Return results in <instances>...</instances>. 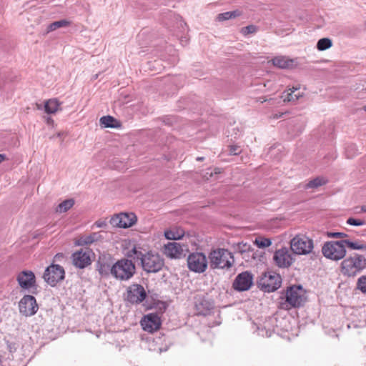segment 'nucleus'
Here are the masks:
<instances>
[{
	"instance_id": "obj_1",
	"label": "nucleus",
	"mask_w": 366,
	"mask_h": 366,
	"mask_svg": "<svg viewBox=\"0 0 366 366\" xmlns=\"http://www.w3.org/2000/svg\"><path fill=\"white\" fill-rule=\"evenodd\" d=\"M132 252L134 254V258L141 261L142 267L147 272H157L164 265L163 259L157 253L148 252L143 254L137 247H134Z\"/></svg>"
},
{
	"instance_id": "obj_2",
	"label": "nucleus",
	"mask_w": 366,
	"mask_h": 366,
	"mask_svg": "<svg viewBox=\"0 0 366 366\" xmlns=\"http://www.w3.org/2000/svg\"><path fill=\"white\" fill-rule=\"evenodd\" d=\"M210 267L215 269H229L234 262V258L228 249L219 248L212 250L209 254Z\"/></svg>"
},
{
	"instance_id": "obj_3",
	"label": "nucleus",
	"mask_w": 366,
	"mask_h": 366,
	"mask_svg": "<svg viewBox=\"0 0 366 366\" xmlns=\"http://www.w3.org/2000/svg\"><path fill=\"white\" fill-rule=\"evenodd\" d=\"M365 268V257L357 253L349 256L341 263V272L347 277H355Z\"/></svg>"
},
{
	"instance_id": "obj_4",
	"label": "nucleus",
	"mask_w": 366,
	"mask_h": 366,
	"mask_svg": "<svg viewBox=\"0 0 366 366\" xmlns=\"http://www.w3.org/2000/svg\"><path fill=\"white\" fill-rule=\"evenodd\" d=\"M135 272L134 263L130 259L123 258L113 264L112 276L119 281H128L134 276Z\"/></svg>"
},
{
	"instance_id": "obj_5",
	"label": "nucleus",
	"mask_w": 366,
	"mask_h": 366,
	"mask_svg": "<svg viewBox=\"0 0 366 366\" xmlns=\"http://www.w3.org/2000/svg\"><path fill=\"white\" fill-rule=\"evenodd\" d=\"M286 301L282 304V307H299L305 302V292L301 285H294L289 287L285 295Z\"/></svg>"
},
{
	"instance_id": "obj_6",
	"label": "nucleus",
	"mask_w": 366,
	"mask_h": 366,
	"mask_svg": "<svg viewBox=\"0 0 366 366\" xmlns=\"http://www.w3.org/2000/svg\"><path fill=\"white\" fill-rule=\"evenodd\" d=\"M322 252L323 255L327 259L335 261L342 259L346 255L344 239L325 243Z\"/></svg>"
},
{
	"instance_id": "obj_7",
	"label": "nucleus",
	"mask_w": 366,
	"mask_h": 366,
	"mask_svg": "<svg viewBox=\"0 0 366 366\" xmlns=\"http://www.w3.org/2000/svg\"><path fill=\"white\" fill-rule=\"evenodd\" d=\"M314 247L313 240L303 234H297L290 242V248L293 253L305 255L312 252Z\"/></svg>"
},
{
	"instance_id": "obj_8",
	"label": "nucleus",
	"mask_w": 366,
	"mask_h": 366,
	"mask_svg": "<svg viewBox=\"0 0 366 366\" xmlns=\"http://www.w3.org/2000/svg\"><path fill=\"white\" fill-rule=\"evenodd\" d=\"M282 283L281 277L274 272H264L257 281L258 287L265 292H272L280 287Z\"/></svg>"
},
{
	"instance_id": "obj_9",
	"label": "nucleus",
	"mask_w": 366,
	"mask_h": 366,
	"mask_svg": "<svg viewBox=\"0 0 366 366\" xmlns=\"http://www.w3.org/2000/svg\"><path fill=\"white\" fill-rule=\"evenodd\" d=\"M208 259L203 252H192L187 259V267L192 272L203 273L207 269Z\"/></svg>"
},
{
	"instance_id": "obj_10",
	"label": "nucleus",
	"mask_w": 366,
	"mask_h": 366,
	"mask_svg": "<svg viewBox=\"0 0 366 366\" xmlns=\"http://www.w3.org/2000/svg\"><path fill=\"white\" fill-rule=\"evenodd\" d=\"M147 295L144 287L139 284H132L127 288L124 299L133 305L142 303Z\"/></svg>"
},
{
	"instance_id": "obj_11",
	"label": "nucleus",
	"mask_w": 366,
	"mask_h": 366,
	"mask_svg": "<svg viewBox=\"0 0 366 366\" xmlns=\"http://www.w3.org/2000/svg\"><path fill=\"white\" fill-rule=\"evenodd\" d=\"M65 272L64 268L56 264H51L47 267L43 275V278L46 283L54 287L59 282L64 279Z\"/></svg>"
},
{
	"instance_id": "obj_12",
	"label": "nucleus",
	"mask_w": 366,
	"mask_h": 366,
	"mask_svg": "<svg viewBox=\"0 0 366 366\" xmlns=\"http://www.w3.org/2000/svg\"><path fill=\"white\" fill-rule=\"evenodd\" d=\"M137 216L134 213H120L114 215L109 222L115 227L128 228L137 222Z\"/></svg>"
},
{
	"instance_id": "obj_13",
	"label": "nucleus",
	"mask_w": 366,
	"mask_h": 366,
	"mask_svg": "<svg viewBox=\"0 0 366 366\" xmlns=\"http://www.w3.org/2000/svg\"><path fill=\"white\" fill-rule=\"evenodd\" d=\"M113 259L109 254L103 253L99 256L96 264L97 270L102 277H108L112 275Z\"/></svg>"
},
{
	"instance_id": "obj_14",
	"label": "nucleus",
	"mask_w": 366,
	"mask_h": 366,
	"mask_svg": "<svg viewBox=\"0 0 366 366\" xmlns=\"http://www.w3.org/2000/svg\"><path fill=\"white\" fill-rule=\"evenodd\" d=\"M19 312L28 317L34 315L38 310L36 299L31 295H24L19 303Z\"/></svg>"
},
{
	"instance_id": "obj_15",
	"label": "nucleus",
	"mask_w": 366,
	"mask_h": 366,
	"mask_svg": "<svg viewBox=\"0 0 366 366\" xmlns=\"http://www.w3.org/2000/svg\"><path fill=\"white\" fill-rule=\"evenodd\" d=\"M273 260L277 266L281 268H287L294 262V258L289 249L283 247L277 250L273 256Z\"/></svg>"
},
{
	"instance_id": "obj_16",
	"label": "nucleus",
	"mask_w": 366,
	"mask_h": 366,
	"mask_svg": "<svg viewBox=\"0 0 366 366\" xmlns=\"http://www.w3.org/2000/svg\"><path fill=\"white\" fill-rule=\"evenodd\" d=\"M91 253L89 249H80L72 254L71 259L73 264L79 269L85 268L91 264Z\"/></svg>"
},
{
	"instance_id": "obj_17",
	"label": "nucleus",
	"mask_w": 366,
	"mask_h": 366,
	"mask_svg": "<svg viewBox=\"0 0 366 366\" xmlns=\"http://www.w3.org/2000/svg\"><path fill=\"white\" fill-rule=\"evenodd\" d=\"M253 283L252 274L246 271L239 274L234 282L233 287L237 291H246L250 289Z\"/></svg>"
},
{
	"instance_id": "obj_18",
	"label": "nucleus",
	"mask_w": 366,
	"mask_h": 366,
	"mask_svg": "<svg viewBox=\"0 0 366 366\" xmlns=\"http://www.w3.org/2000/svg\"><path fill=\"white\" fill-rule=\"evenodd\" d=\"M140 323L144 331L154 332L159 329L161 320L157 314L150 313L145 315Z\"/></svg>"
},
{
	"instance_id": "obj_19",
	"label": "nucleus",
	"mask_w": 366,
	"mask_h": 366,
	"mask_svg": "<svg viewBox=\"0 0 366 366\" xmlns=\"http://www.w3.org/2000/svg\"><path fill=\"white\" fill-rule=\"evenodd\" d=\"M17 281L21 287L29 289L35 285V275L31 271H22L18 274Z\"/></svg>"
},
{
	"instance_id": "obj_20",
	"label": "nucleus",
	"mask_w": 366,
	"mask_h": 366,
	"mask_svg": "<svg viewBox=\"0 0 366 366\" xmlns=\"http://www.w3.org/2000/svg\"><path fill=\"white\" fill-rule=\"evenodd\" d=\"M185 251V246L177 242H169L164 246V254L171 258H180Z\"/></svg>"
},
{
	"instance_id": "obj_21",
	"label": "nucleus",
	"mask_w": 366,
	"mask_h": 366,
	"mask_svg": "<svg viewBox=\"0 0 366 366\" xmlns=\"http://www.w3.org/2000/svg\"><path fill=\"white\" fill-rule=\"evenodd\" d=\"M272 64L280 69H291L294 66L295 60L286 56H277L272 59Z\"/></svg>"
},
{
	"instance_id": "obj_22",
	"label": "nucleus",
	"mask_w": 366,
	"mask_h": 366,
	"mask_svg": "<svg viewBox=\"0 0 366 366\" xmlns=\"http://www.w3.org/2000/svg\"><path fill=\"white\" fill-rule=\"evenodd\" d=\"M102 232H93L88 235L81 237L78 240L79 245H88L103 239Z\"/></svg>"
},
{
	"instance_id": "obj_23",
	"label": "nucleus",
	"mask_w": 366,
	"mask_h": 366,
	"mask_svg": "<svg viewBox=\"0 0 366 366\" xmlns=\"http://www.w3.org/2000/svg\"><path fill=\"white\" fill-rule=\"evenodd\" d=\"M61 103L56 99H50L45 102L44 110L47 114H54L60 109Z\"/></svg>"
},
{
	"instance_id": "obj_24",
	"label": "nucleus",
	"mask_w": 366,
	"mask_h": 366,
	"mask_svg": "<svg viewBox=\"0 0 366 366\" xmlns=\"http://www.w3.org/2000/svg\"><path fill=\"white\" fill-rule=\"evenodd\" d=\"M100 124L104 128H117L118 122L112 116H104L100 118Z\"/></svg>"
},
{
	"instance_id": "obj_25",
	"label": "nucleus",
	"mask_w": 366,
	"mask_h": 366,
	"mask_svg": "<svg viewBox=\"0 0 366 366\" xmlns=\"http://www.w3.org/2000/svg\"><path fill=\"white\" fill-rule=\"evenodd\" d=\"M184 234V232L182 229H169L164 232V236L167 239L177 240L181 239Z\"/></svg>"
},
{
	"instance_id": "obj_26",
	"label": "nucleus",
	"mask_w": 366,
	"mask_h": 366,
	"mask_svg": "<svg viewBox=\"0 0 366 366\" xmlns=\"http://www.w3.org/2000/svg\"><path fill=\"white\" fill-rule=\"evenodd\" d=\"M74 204V200L73 199H68L60 204H59L55 208V212L56 213H64L67 212L69 209H71Z\"/></svg>"
},
{
	"instance_id": "obj_27",
	"label": "nucleus",
	"mask_w": 366,
	"mask_h": 366,
	"mask_svg": "<svg viewBox=\"0 0 366 366\" xmlns=\"http://www.w3.org/2000/svg\"><path fill=\"white\" fill-rule=\"evenodd\" d=\"M345 246L351 249L356 250H365L366 249V243L363 241H350V239H344Z\"/></svg>"
},
{
	"instance_id": "obj_28",
	"label": "nucleus",
	"mask_w": 366,
	"mask_h": 366,
	"mask_svg": "<svg viewBox=\"0 0 366 366\" xmlns=\"http://www.w3.org/2000/svg\"><path fill=\"white\" fill-rule=\"evenodd\" d=\"M196 307L199 314L205 315L212 308V305L209 301L202 300L196 303Z\"/></svg>"
},
{
	"instance_id": "obj_29",
	"label": "nucleus",
	"mask_w": 366,
	"mask_h": 366,
	"mask_svg": "<svg viewBox=\"0 0 366 366\" xmlns=\"http://www.w3.org/2000/svg\"><path fill=\"white\" fill-rule=\"evenodd\" d=\"M241 11L239 10H234L232 11H227L217 15V20L218 21H224L226 20L234 19L241 15Z\"/></svg>"
},
{
	"instance_id": "obj_30",
	"label": "nucleus",
	"mask_w": 366,
	"mask_h": 366,
	"mask_svg": "<svg viewBox=\"0 0 366 366\" xmlns=\"http://www.w3.org/2000/svg\"><path fill=\"white\" fill-rule=\"evenodd\" d=\"M69 24L70 22L66 19L54 21L48 26L47 32L53 31L59 28L66 27Z\"/></svg>"
},
{
	"instance_id": "obj_31",
	"label": "nucleus",
	"mask_w": 366,
	"mask_h": 366,
	"mask_svg": "<svg viewBox=\"0 0 366 366\" xmlns=\"http://www.w3.org/2000/svg\"><path fill=\"white\" fill-rule=\"evenodd\" d=\"M290 92H287L286 96H284V102H295L299 99L302 94L298 92L295 93L298 89L293 87L290 89Z\"/></svg>"
},
{
	"instance_id": "obj_32",
	"label": "nucleus",
	"mask_w": 366,
	"mask_h": 366,
	"mask_svg": "<svg viewBox=\"0 0 366 366\" xmlns=\"http://www.w3.org/2000/svg\"><path fill=\"white\" fill-rule=\"evenodd\" d=\"M332 46V41L329 38L320 39L317 43V49L319 51H325Z\"/></svg>"
},
{
	"instance_id": "obj_33",
	"label": "nucleus",
	"mask_w": 366,
	"mask_h": 366,
	"mask_svg": "<svg viewBox=\"0 0 366 366\" xmlns=\"http://www.w3.org/2000/svg\"><path fill=\"white\" fill-rule=\"evenodd\" d=\"M326 182L324 179L322 178H320V177H317L311 181H310L307 185H306V188H317L320 186H322L324 184H325Z\"/></svg>"
},
{
	"instance_id": "obj_34",
	"label": "nucleus",
	"mask_w": 366,
	"mask_h": 366,
	"mask_svg": "<svg viewBox=\"0 0 366 366\" xmlns=\"http://www.w3.org/2000/svg\"><path fill=\"white\" fill-rule=\"evenodd\" d=\"M254 244L259 247V248H265L268 247L271 245L272 242L270 239L268 238H257L254 241Z\"/></svg>"
},
{
	"instance_id": "obj_35",
	"label": "nucleus",
	"mask_w": 366,
	"mask_h": 366,
	"mask_svg": "<svg viewBox=\"0 0 366 366\" xmlns=\"http://www.w3.org/2000/svg\"><path fill=\"white\" fill-rule=\"evenodd\" d=\"M357 288L362 293H366V275L361 276L357 280Z\"/></svg>"
},
{
	"instance_id": "obj_36",
	"label": "nucleus",
	"mask_w": 366,
	"mask_h": 366,
	"mask_svg": "<svg viewBox=\"0 0 366 366\" xmlns=\"http://www.w3.org/2000/svg\"><path fill=\"white\" fill-rule=\"evenodd\" d=\"M347 223L350 225L352 226H362L365 224V221L360 219H355L352 217H350L347 219Z\"/></svg>"
},
{
	"instance_id": "obj_37",
	"label": "nucleus",
	"mask_w": 366,
	"mask_h": 366,
	"mask_svg": "<svg viewBox=\"0 0 366 366\" xmlns=\"http://www.w3.org/2000/svg\"><path fill=\"white\" fill-rule=\"evenodd\" d=\"M257 28L254 25H249L247 26H245L242 28V34L244 35L249 34H253L256 31Z\"/></svg>"
},
{
	"instance_id": "obj_38",
	"label": "nucleus",
	"mask_w": 366,
	"mask_h": 366,
	"mask_svg": "<svg viewBox=\"0 0 366 366\" xmlns=\"http://www.w3.org/2000/svg\"><path fill=\"white\" fill-rule=\"evenodd\" d=\"M241 149L239 146L237 145H231L229 147V154L230 155H237L240 153Z\"/></svg>"
},
{
	"instance_id": "obj_39",
	"label": "nucleus",
	"mask_w": 366,
	"mask_h": 366,
	"mask_svg": "<svg viewBox=\"0 0 366 366\" xmlns=\"http://www.w3.org/2000/svg\"><path fill=\"white\" fill-rule=\"evenodd\" d=\"M328 236L332 238H343L347 237V234L343 232H330Z\"/></svg>"
},
{
	"instance_id": "obj_40",
	"label": "nucleus",
	"mask_w": 366,
	"mask_h": 366,
	"mask_svg": "<svg viewBox=\"0 0 366 366\" xmlns=\"http://www.w3.org/2000/svg\"><path fill=\"white\" fill-rule=\"evenodd\" d=\"M355 149L354 145H350L346 149V155L347 158H352L355 154H350V150H353Z\"/></svg>"
},
{
	"instance_id": "obj_41",
	"label": "nucleus",
	"mask_w": 366,
	"mask_h": 366,
	"mask_svg": "<svg viewBox=\"0 0 366 366\" xmlns=\"http://www.w3.org/2000/svg\"><path fill=\"white\" fill-rule=\"evenodd\" d=\"M94 225L98 228H102L107 225V222L105 221L98 220L95 222Z\"/></svg>"
},
{
	"instance_id": "obj_42",
	"label": "nucleus",
	"mask_w": 366,
	"mask_h": 366,
	"mask_svg": "<svg viewBox=\"0 0 366 366\" xmlns=\"http://www.w3.org/2000/svg\"><path fill=\"white\" fill-rule=\"evenodd\" d=\"M64 258V254L62 253H58L54 257V262H59L61 261V259Z\"/></svg>"
},
{
	"instance_id": "obj_43",
	"label": "nucleus",
	"mask_w": 366,
	"mask_h": 366,
	"mask_svg": "<svg viewBox=\"0 0 366 366\" xmlns=\"http://www.w3.org/2000/svg\"><path fill=\"white\" fill-rule=\"evenodd\" d=\"M6 159V155L0 154V164Z\"/></svg>"
},
{
	"instance_id": "obj_44",
	"label": "nucleus",
	"mask_w": 366,
	"mask_h": 366,
	"mask_svg": "<svg viewBox=\"0 0 366 366\" xmlns=\"http://www.w3.org/2000/svg\"><path fill=\"white\" fill-rule=\"evenodd\" d=\"M46 122H47V124H51V123H53V119L51 117H48L46 119Z\"/></svg>"
},
{
	"instance_id": "obj_45",
	"label": "nucleus",
	"mask_w": 366,
	"mask_h": 366,
	"mask_svg": "<svg viewBox=\"0 0 366 366\" xmlns=\"http://www.w3.org/2000/svg\"><path fill=\"white\" fill-rule=\"evenodd\" d=\"M361 210L364 212H366V205L365 206H362V208H361Z\"/></svg>"
},
{
	"instance_id": "obj_46",
	"label": "nucleus",
	"mask_w": 366,
	"mask_h": 366,
	"mask_svg": "<svg viewBox=\"0 0 366 366\" xmlns=\"http://www.w3.org/2000/svg\"><path fill=\"white\" fill-rule=\"evenodd\" d=\"M282 116V114H277V115H275V116H274V118L277 119V118H279V117H281Z\"/></svg>"
},
{
	"instance_id": "obj_47",
	"label": "nucleus",
	"mask_w": 366,
	"mask_h": 366,
	"mask_svg": "<svg viewBox=\"0 0 366 366\" xmlns=\"http://www.w3.org/2000/svg\"><path fill=\"white\" fill-rule=\"evenodd\" d=\"M203 159H204V157H197V161H202Z\"/></svg>"
},
{
	"instance_id": "obj_48",
	"label": "nucleus",
	"mask_w": 366,
	"mask_h": 366,
	"mask_svg": "<svg viewBox=\"0 0 366 366\" xmlns=\"http://www.w3.org/2000/svg\"><path fill=\"white\" fill-rule=\"evenodd\" d=\"M37 109H41V104H37Z\"/></svg>"
},
{
	"instance_id": "obj_49",
	"label": "nucleus",
	"mask_w": 366,
	"mask_h": 366,
	"mask_svg": "<svg viewBox=\"0 0 366 366\" xmlns=\"http://www.w3.org/2000/svg\"><path fill=\"white\" fill-rule=\"evenodd\" d=\"M181 41L182 42L185 41V43H187V39H185V40L181 39Z\"/></svg>"
},
{
	"instance_id": "obj_50",
	"label": "nucleus",
	"mask_w": 366,
	"mask_h": 366,
	"mask_svg": "<svg viewBox=\"0 0 366 366\" xmlns=\"http://www.w3.org/2000/svg\"><path fill=\"white\" fill-rule=\"evenodd\" d=\"M364 109L366 112V105L364 107Z\"/></svg>"
}]
</instances>
